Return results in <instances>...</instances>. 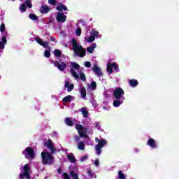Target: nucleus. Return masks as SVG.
<instances>
[{"mask_svg":"<svg viewBox=\"0 0 179 179\" xmlns=\"http://www.w3.org/2000/svg\"><path fill=\"white\" fill-rule=\"evenodd\" d=\"M70 174H71L73 179H79V177L78 176V175L76 173H75V172L71 171L70 173Z\"/></svg>","mask_w":179,"mask_h":179,"instance_id":"obj_38","label":"nucleus"},{"mask_svg":"<svg viewBox=\"0 0 179 179\" xmlns=\"http://www.w3.org/2000/svg\"><path fill=\"white\" fill-rule=\"evenodd\" d=\"M20 179H30V166L26 164L21 173H20Z\"/></svg>","mask_w":179,"mask_h":179,"instance_id":"obj_4","label":"nucleus"},{"mask_svg":"<svg viewBox=\"0 0 179 179\" xmlns=\"http://www.w3.org/2000/svg\"><path fill=\"white\" fill-rule=\"evenodd\" d=\"M90 33V35L94 37L95 38L96 37H99V38H101V35L99 36V32L94 29H92Z\"/></svg>","mask_w":179,"mask_h":179,"instance_id":"obj_28","label":"nucleus"},{"mask_svg":"<svg viewBox=\"0 0 179 179\" xmlns=\"http://www.w3.org/2000/svg\"><path fill=\"white\" fill-rule=\"evenodd\" d=\"M65 122L67 125H69V127H72V125H73V122L69 117L66 118Z\"/></svg>","mask_w":179,"mask_h":179,"instance_id":"obj_33","label":"nucleus"},{"mask_svg":"<svg viewBox=\"0 0 179 179\" xmlns=\"http://www.w3.org/2000/svg\"><path fill=\"white\" fill-rule=\"evenodd\" d=\"M97 47V45L96 43H92L90 47L87 48V52H90V54H92V52L94 51V48Z\"/></svg>","mask_w":179,"mask_h":179,"instance_id":"obj_21","label":"nucleus"},{"mask_svg":"<svg viewBox=\"0 0 179 179\" xmlns=\"http://www.w3.org/2000/svg\"><path fill=\"white\" fill-rule=\"evenodd\" d=\"M13 1H15V0H13Z\"/></svg>","mask_w":179,"mask_h":179,"instance_id":"obj_57","label":"nucleus"},{"mask_svg":"<svg viewBox=\"0 0 179 179\" xmlns=\"http://www.w3.org/2000/svg\"><path fill=\"white\" fill-rule=\"evenodd\" d=\"M54 55H55V57H57V58H59V57H61V50L56 49L54 50Z\"/></svg>","mask_w":179,"mask_h":179,"instance_id":"obj_34","label":"nucleus"},{"mask_svg":"<svg viewBox=\"0 0 179 179\" xmlns=\"http://www.w3.org/2000/svg\"><path fill=\"white\" fill-rule=\"evenodd\" d=\"M67 159H69V160L71 163L76 162V159H75V155L73 153L68 154Z\"/></svg>","mask_w":179,"mask_h":179,"instance_id":"obj_24","label":"nucleus"},{"mask_svg":"<svg viewBox=\"0 0 179 179\" xmlns=\"http://www.w3.org/2000/svg\"><path fill=\"white\" fill-rule=\"evenodd\" d=\"M41 156L43 164H52L54 163V157L50 152L43 151L41 152Z\"/></svg>","mask_w":179,"mask_h":179,"instance_id":"obj_3","label":"nucleus"},{"mask_svg":"<svg viewBox=\"0 0 179 179\" xmlns=\"http://www.w3.org/2000/svg\"><path fill=\"white\" fill-rule=\"evenodd\" d=\"M124 94H125L124 90L120 87H117L113 92V96L117 100H125V96H124Z\"/></svg>","mask_w":179,"mask_h":179,"instance_id":"obj_7","label":"nucleus"},{"mask_svg":"<svg viewBox=\"0 0 179 179\" xmlns=\"http://www.w3.org/2000/svg\"><path fill=\"white\" fill-rule=\"evenodd\" d=\"M0 31L3 34V37H7L8 36V32L5 31V24H1L0 26Z\"/></svg>","mask_w":179,"mask_h":179,"instance_id":"obj_22","label":"nucleus"},{"mask_svg":"<svg viewBox=\"0 0 179 179\" xmlns=\"http://www.w3.org/2000/svg\"><path fill=\"white\" fill-rule=\"evenodd\" d=\"M48 3L50 5H57V1L55 0H48Z\"/></svg>","mask_w":179,"mask_h":179,"instance_id":"obj_43","label":"nucleus"},{"mask_svg":"<svg viewBox=\"0 0 179 179\" xmlns=\"http://www.w3.org/2000/svg\"><path fill=\"white\" fill-rule=\"evenodd\" d=\"M78 73L80 75V78L81 79V80H83V82H86V76H85V73L82 72H78Z\"/></svg>","mask_w":179,"mask_h":179,"instance_id":"obj_35","label":"nucleus"},{"mask_svg":"<svg viewBox=\"0 0 179 179\" xmlns=\"http://www.w3.org/2000/svg\"><path fill=\"white\" fill-rule=\"evenodd\" d=\"M124 103V100L122 99H115L113 101V106L114 107H120L121 104Z\"/></svg>","mask_w":179,"mask_h":179,"instance_id":"obj_23","label":"nucleus"},{"mask_svg":"<svg viewBox=\"0 0 179 179\" xmlns=\"http://www.w3.org/2000/svg\"><path fill=\"white\" fill-rule=\"evenodd\" d=\"M64 179H71L69 176H68V173H64Z\"/></svg>","mask_w":179,"mask_h":179,"instance_id":"obj_48","label":"nucleus"},{"mask_svg":"<svg viewBox=\"0 0 179 179\" xmlns=\"http://www.w3.org/2000/svg\"><path fill=\"white\" fill-rule=\"evenodd\" d=\"M92 71L96 75V76H98L99 78H101V76H103V72H101V69H100L99 66H97V64H94L93 66Z\"/></svg>","mask_w":179,"mask_h":179,"instance_id":"obj_14","label":"nucleus"},{"mask_svg":"<svg viewBox=\"0 0 179 179\" xmlns=\"http://www.w3.org/2000/svg\"><path fill=\"white\" fill-rule=\"evenodd\" d=\"M40 12L41 13H48L50 12V8L48 6H41Z\"/></svg>","mask_w":179,"mask_h":179,"instance_id":"obj_19","label":"nucleus"},{"mask_svg":"<svg viewBox=\"0 0 179 179\" xmlns=\"http://www.w3.org/2000/svg\"><path fill=\"white\" fill-rule=\"evenodd\" d=\"M20 1H23V0H20Z\"/></svg>","mask_w":179,"mask_h":179,"instance_id":"obj_56","label":"nucleus"},{"mask_svg":"<svg viewBox=\"0 0 179 179\" xmlns=\"http://www.w3.org/2000/svg\"><path fill=\"white\" fill-rule=\"evenodd\" d=\"M129 83L130 86H131L132 87H135L138 86V80H130L129 81Z\"/></svg>","mask_w":179,"mask_h":179,"instance_id":"obj_31","label":"nucleus"},{"mask_svg":"<svg viewBox=\"0 0 179 179\" xmlns=\"http://www.w3.org/2000/svg\"><path fill=\"white\" fill-rule=\"evenodd\" d=\"M58 173L61 174V173H62V171H61V169H58Z\"/></svg>","mask_w":179,"mask_h":179,"instance_id":"obj_52","label":"nucleus"},{"mask_svg":"<svg viewBox=\"0 0 179 179\" xmlns=\"http://www.w3.org/2000/svg\"><path fill=\"white\" fill-rule=\"evenodd\" d=\"M103 110H107V108H106V106H103Z\"/></svg>","mask_w":179,"mask_h":179,"instance_id":"obj_53","label":"nucleus"},{"mask_svg":"<svg viewBox=\"0 0 179 179\" xmlns=\"http://www.w3.org/2000/svg\"><path fill=\"white\" fill-rule=\"evenodd\" d=\"M76 129L78 132V135H80V138H88L86 135L87 134V127H83L82 124H77Z\"/></svg>","mask_w":179,"mask_h":179,"instance_id":"obj_6","label":"nucleus"},{"mask_svg":"<svg viewBox=\"0 0 179 179\" xmlns=\"http://www.w3.org/2000/svg\"><path fill=\"white\" fill-rule=\"evenodd\" d=\"M80 94L83 99H86V88L83 85H80Z\"/></svg>","mask_w":179,"mask_h":179,"instance_id":"obj_26","label":"nucleus"},{"mask_svg":"<svg viewBox=\"0 0 179 179\" xmlns=\"http://www.w3.org/2000/svg\"><path fill=\"white\" fill-rule=\"evenodd\" d=\"M80 111L82 113L85 118H87V117H89V110H87V108H81Z\"/></svg>","mask_w":179,"mask_h":179,"instance_id":"obj_18","label":"nucleus"},{"mask_svg":"<svg viewBox=\"0 0 179 179\" xmlns=\"http://www.w3.org/2000/svg\"><path fill=\"white\" fill-rule=\"evenodd\" d=\"M87 173L90 177H93V173H92L91 171H88Z\"/></svg>","mask_w":179,"mask_h":179,"instance_id":"obj_50","label":"nucleus"},{"mask_svg":"<svg viewBox=\"0 0 179 179\" xmlns=\"http://www.w3.org/2000/svg\"><path fill=\"white\" fill-rule=\"evenodd\" d=\"M87 145H90V146H93V142L92 141V140H90V138L87 139Z\"/></svg>","mask_w":179,"mask_h":179,"instance_id":"obj_45","label":"nucleus"},{"mask_svg":"<svg viewBox=\"0 0 179 179\" xmlns=\"http://www.w3.org/2000/svg\"><path fill=\"white\" fill-rule=\"evenodd\" d=\"M56 20L59 23H65L66 22V15L64 13H58L56 16Z\"/></svg>","mask_w":179,"mask_h":179,"instance_id":"obj_12","label":"nucleus"},{"mask_svg":"<svg viewBox=\"0 0 179 179\" xmlns=\"http://www.w3.org/2000/svg\"><path fill=\"white\" fill-rule=\"evenodd\" d=\"M64 87L67 89V92H72L73 90L74 85L73 84H71L69 81H65Z\"/></svg>","mask_w":179,"mask_h":179,"instance_id":"obj_17","label":"nucleus"},{"mask_svg":"<svg viewBox=\"0 0 179 179\" xmlns=\"http://www.w3.org/2000/svg\"><path fill=\"white\" fill-rule=\"evenodd\" d=\"M76 36H78V37H79V36H80V34H82V29H80V28H77V29L76 31Z\"/></svg>","mask_w":179,"mask_h":179,"instance_id":"obj_40","label":"nucleus"},{"mask_svg":"<svg viewBox=\"0 0 179 179\" xmlns=\"http://www.w3.org/2000/svg\"><path fill=\"white\" fill-rule=\"evenodd\" d=\"M45 146L50 150L51 153H55V146L51 140H48L45 142Z\"/></svg>","mask_w":179,"mask_h":179,"instance_id":"obj_13","label":"nucleus"},{"mask_svg":"<svg viewBox=\"0 0 179 179\" xmlns=\"http://www.w3.org/2000/svg\"><path fill=\"white\" fill-rule=\"evenodd\" d=\"M26 6L29 8H33V4H31V0H25L24 3L20 5V9L21 12H26Z\"/></svg>","mask_w":179,"mask_h":179,"instance_id":"obj_9","label":"nucleus"},{"mask_svg":"<svg viewBox=\"0 0 179 179\" xmlns=\"http://www.w3.org/2000/svg\"><path fill=\"white\" fill-rule=\"evenodd\" d=\"M94 125H95L96 128H97V129H99V131H100V129L101 128V127L100 126V122H95Z\"/></svg>","mask_w":179,"mask_h":179,"instance_id":"obj_41","label":"nucleus"},{"mask_svg":"<svg viewBox=\"0 0 179 179\" xmlns=\"http://www.w3.org/2000/svg\"><path fill=\"white\" fill-rule=\"evenodd\" d=\"M118 177L120 179H125V175H124V173L121 171L118 172Z\"/></svg>","mask_w":179,"mask_h":179,"instance_id":"obj_36","label":"nucleus"},{"mask_svg":"<svg viewBox=\"0 0 179 179\" xmlns=\"http://www.w3.org/2000/svg\"><path fill=\"white\" fill-rule=\"evenodd\" d=\"M75 141L76 142H79V141H80V137L76 136H75Z\"/></svg>","mask_w":179,"mask_h":179,"instance_id":"obj_47","label":"nucleus"},{"mask_svg":"<svg viewBox=\"0 0 179 179\" xmlns=\"http://www.w3.org/2000/svg\"><path fill=\"white\" fill-rule=\"evenodd\" d=\"M85 66H86V68H90L92 66V63H90V62H85Z\"/></svg>","mask_w":179,"mask_h":179,"instance_id":"obj_42","label":"nucleus"},{"mask_svg":"<svg viewBox=\"0 0 179 179\" xmlns=\"http://www.w3.org/2000/svg\"><path fill=\"white\" fill-rule=\"evenodd\" d=\"M29 40H30V41H34V40H33V38H30Z\"/></svg>","mask_w":179,"mask_h":179,"instance_id":"obj_54","label":"nucleus"},{"mask_svg":"<svg viewBox=\"0 0 179 179\" xmlns=\"http://www.w3.org/2000/svg\"><path fill=\"white\" fill-rule=\"evenodd\" d=\"M77 148L78 150H85V143L83 141H80L77 144Z\"/></svg>","mask_w":179,"mask_h":179,"instance_id":"obj_30","label":"nucleus"},{"mask_svg":"<svg viewBox=\"0 0 179 179\" xmlns=\"http://www.w3.org/2000/svg\"><path fill=\"white\" fill-rule=\"evenodd\" d=\"M147 145L150 148H152V149L157 148V144H156V141L153 140V138H149Z\"/></svg>","mask_w":179,"mask_h":179,"instance_id":"obj_16","label":"nucleus"},{"mask_svg":"<svg viewBox=\"0 0 179 179\" xmlns=\"http://www.w3.org/2000/svg\"><path fill=\"white\" fill-rule=\"evenodd\" d=\"M50 40H51V41H53V43H57V40L55 39V38L51 36V37H50Z\"/></svg>","mask_w":179,"mask_h":179,"instance_id":"obj_49","label":"nucleus"},{"mask_svg":"<svg viewBox=\"0 0 179 179\" xmlns=\"http://www.w3.org/2000/svg\"><path fill=\"white\" fill-rule=\"evenodd\" d=\"M64 47H68V45L67 44H64Z\"/></svg>","mask_w":179,"mask_h":179,"instance_id":"obj_55","label":"nucleus"},{"mask_svg":"<svg viewBox=\"0 0 179 179\" xmlns=\"http://www.w3.org/2000/svg\"><path fill=\"white\" fill-rule=\"evenodd\" d=\"M94 40H96V38L94 36H92V35H91L90 36H85V43H93V41H94Z\"/></svg>","mask_w":179,"mask_h":179,"instance_id":"obj_27","label":"nucleus"},{"mask_svg":"<svg viewBox=\"0 0 179 179\" xmlns=\"http://www.w3.org/2000/svg\"><path fill=\"white\" fill-rule=\"evenodd\" d=\"M56 9L57 10H59L60 12H62V10H68V8H66V6H65V5L62 3L57 5Z\"/></svg>","mask_w":179,"mask_h":179,"instance_id":"obj_25","label":"nucleus"},{"mask_svg":"<svg viewBox=\"0 0 179 179\" xmlns=\"http://www.w3.org/2000/svg\"><path fill=\"white\" fill-rule=\"evenodd\" d=\"M54 66H56L58 68L59 71H61L62 72H64L65 71V69L66 68V64L64 62H53Z\"/></svg>","mask_w":179,"mask_h":179,"instance_id":"obj_10","label":"nucleus"},{"mask_svg":"<svg viewBox=\"0 0 179 179\" xmlns=\"http://www.w3.org/2000/svg\"><path fill=\"white\" fill-rule=\"evenodd\" d=\"M73 99V96L71 95H68L63 98L62 101L63 103H69V101H72V99Z\"/></svg>","mask_w":179,"mask_h":179,"instance_id":"obj_29","label":"nucleus"},{"mask_svg":"<svg viewBox=\"0 0 179 179\" xmlns=\"http://www.w3.org/2000/svg\"><path fill=\"white\" fill-rule=\"evenodd\" d=\"M95 142L98 145H95L96 155L100 156L101 155V149L107 145V141L104 138H99L98 137L95 138Z\"/></svg>","mask_w":179,"mask_h":179,"instance_id":"obj_2","label":"nucleus"},{"mask_svg":"<svg viewBox=\"0 0 179 179\" xmlns=\"http://www.w3.org/2000/svg\"><path fill=\"white\" fill-rule=\"evenodd\" d=\"M97 85L96 84V82L93 81L90 85H89V89L91 90H96Z\"/></svg>","mask_w":179,"mask_h":179,"instance_id":"obj_32","label":"nucleus"},{"mask_svg":"<svg viewBox=\"0 0 179 179\" xmlns=\"http://www.w3.org/2000/svg\"><path fill=\"white\" fill-rule=\"evenodd\" d=\"M96 101H92V105L94 106V107H96Z\"/></svg>","mask_w":179,"mask_h":179,"instance_id":"obj_51","label":"nucleus"},{"mask_svg":"<svg viewBox=\"0 0 179 179\" xmlns=\"http://www.w3.org/2000/svg\"><path fill=\"white\" fill-rule=\"evenodd\" d=\"M100 164V162H99V159H96L94 162V165L96 166V167H99V165Z\"/></svg>","mask_w":179,"mask_h":179,"instance_id":"obj_46","label":"nucleus"},{"mask_svg":"<svg viewBox=\"0 0 179 179\" xmlns=\"http://www.w3.org/2000/svg\"><path fill=\"white\" fill-rule=\"evenodd\" d=\"M88 157L87 155H85L83 157L80 158V162H85V160H87Z\"/></svg>","mask_w":179,"mask_h":179,"instance_id":"obj_44","label":"nucleus"},{"mask_svg":"<svg viewBox=\"0 0 179 179\" xmlns=\"http://www.w3.org/2000/svg\"><path fill=\"white\" fill-rule=\"evenodd\" d=\"M36 41L44 48H48V42H43L41 38H35Z\"/></svg>","mask_w":179,"mask_h":179,"instance_id":"obj_15","label":"nucleus"},{"mask_svg":"<svg viewBox=\"0 0 179 179\" xmlns=\"http://www.w3.org/2000/svg\"><path fill=\"white\" fill-rule=\"evenodd\" d=\"M6 37L3 36L1 38V41H0V50H3V48H5V45L6 44Z\"/></svg>","mask_w":179,"mask_h":179,"instance_id":"obj_20","label":"nucleus"},{"mask_svg":"<svg viewBox=\"0 0 179 179\" xmlns=\"http://www.w3.org/2000/svg\"><path fill=\"white\" fill-rule=\"evenodd\" d=\"M113 71L118 72V66L115 63H108L107 64V72L110 74L113 73Z\"/></svg>","mask_w":179,"mask_h":179,"instance_id":"obj_11","label":"nucleus"},{"mask_svg":"<svg viewBox=\"0 0 179 179\" xmlns=\"http://www.w3.org/2000/svg\"><path fill=\"white\" fill-rule=\"evenodd\" d=\"M72 50L74 52L75 57H79L83 58L86 55V50L80 45V43L75 38H73L70 41Z\"/></svg>","mask_w":179,"mask_h":179,"instance_id":"obj_1","label":"nucleus"},{"mask_svg":"<svg viewBox=\"0 0 179 179\" xmlns=\"http://www.w3.org/2000/svg\"><path fill=\"white\" fill-rule=\"evenodd\" d=\"M44 56L45 57V58H50V57H51V53L50 52V51L45 50L44 52Z\"/></svg>","mask_w":179,"mask_h":179,"instance_id":"obj_39","label":"nucleus"},{"mask_svg":"<svg viewBox=\"0 0 179 179\" xmlns=\"http://www.w3.org/2000/svg\"><path fill=\"white\" fill-rule=\"evenodd\" d=\"M22 155H24L26 159H34L36 154L33 148L28 147L22 152Z\"/></svg>","mask_w":179,"mask_h":179,"instance_id":"obj_8","label":"nucleus"},{"mask_svg":"<svg viewBox=\"0 0 179 179\" xmlns=\"http://www.w3.org/2000/svg\"><path fill=\"white\" fill-rule=\"evenodd\" d=\"M29 18L31 20H37V19H38V17H37L36 15L33 13L29 14Z\"/></svg>","mask_w":179,"mask_h":179,"instance_id":"obj_37","label":"nucleus"},{"mask_svg":"<svg viewBox=\"0 0 179 179\" xmlns=\"http://www.w3.org/2000/svg\"><path fill=\"white\" fill-rule=\"evenodd\" d=\"M71 66L72 68L70 69L71 73L72 76L75 78L76 80H78V79H79V74H78L77 72L79 73V68H80V66L76 62H71Z\"/></svg>","mask_w":179,"mask_h":179,"instance_id":"obj_5","label":"nucleus"}]
</instances>
